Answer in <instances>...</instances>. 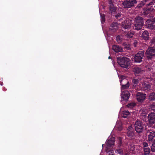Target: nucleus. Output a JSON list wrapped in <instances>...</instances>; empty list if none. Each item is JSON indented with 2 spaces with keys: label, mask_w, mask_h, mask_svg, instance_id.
Wrapping results in <instances>:
<instances>
[{
  "label": "nucleus",
  "mask_w": 155,
  "mask_h": 155,
  "mask_svg": "<svg viewBox=\"0 0 155 155\" xmlns=\"http://www.w3.org/2000/svg\"><path fill=\"white\" fill-rule=\"evenodd\" d=\"M150 1V0H142L139 2L136 7V8L139 9L142 8L146 5V7L143 9V15L145 16L147 15L151 12H153L155 10V5H147Z\"/></svg>",
  "instance_id": "nucleus-1"
},
{
  "label": "nucleus",
  "mask_w": 155,
  "mask_h": 155,
  "mask_svg": "<svg viewBox=\"0 0 155 155\" xmlns=\"http://www.w3.org/2000/svg\"><path fill=\"white\" fill-rule=\"evenodd\" d=\"M133 29L137 31L141 29L144 25L143 18L140 16L136 17L134 20Z\"/></svg>",
  "instance_id": "nucleus-2"
},
{
  "label": "nucleus",
  "mask_w": 155,
  "mask_h": 155,
  "mask_svg": "<svg viewBox=\"0 0 155 155\" xmlns=\"http://www.w3.org/2000/svg\"><path fill=\"white\" fill-rule=\"evenodd\" d=\"M117 62L120 67L126 69L129 68L130 64L129 58L121 56L117 58Z\"/></svg>",
  "instance_id": "nucleus-3"
},
{
  "label": "nucleus",
  "mask_w": 155,
  "mask_h": 155,
  "mask_svg": "<svg viewBox=\"0 0 155 155\" xmlns=\"http://www.w3.org/2000/svg\"><path fill=\"white\" fill-rule=\"evenodd\" d=\"M148 123L147 127L153 129H155V113L151 112L148 115Z\"/></svg>",
  "instance_id": "nucleus-4"
},
{
  "label": "nucleus",
  "mask_w": 155,
  "mask_h": 155,
  "mask_svg": "<svg viewBox=\"0 0 155 155\" xmlns=\"http://www.w3.org/2000/svg\"><path fill=\"white\" fill-rule=\"evenodd\" d=\"M145 55L148 60H151L155 56V45L149 47L146 51Z\"/></svg>",
  "instance_id": "nucleus-5"
},
{
  "label": "nucleus",
  "mask_w": 155,
  "mask_h": 155,
  "mask_svg": "<svg viewBox=\"0 0 155 155\" xmlns=\"http://www.w3.org/2000/svg\"><path fill=\"white\" fill-rule=\"evenodd\" d=\"M149 127H147V125L145 126V130L146 132L147 136L148 141L149 142H152L155 137V131H153V129H148Z\"/></svg>",
  "instance_id": "nucleus-6"
},
{
  "label": "nucleus",
  "mask_w": 155,
  "mask_h": 155,
  "mask_svg": "<svg viewBox=\"0 0 155 155\" xmlns=\"http://www.w3.org/2000/svg\"><path fill=\"white\" fill-rule=\"evenodd\" d=\"M135 130L138 134H141L143 131L144 125L140 120L136 121L134 124Z\"/></svg>",
  "instance_id": "nucleus-7"
},
{
  "label": "nucleus",
  "mask_w": 155,
  "mask_h": 155,
  "mask_svg": "<svg viewBox=\"0 0 155 155\" xmlns=\"http://www.w3.org/2000/svg\"><path fill=\"white\" fill-rule=\"evenodd\" d=\"M124 76L123 75L121 76L120 77V81L121 85V90L127 89L129 87V84L128 81L124 78Z\"/></svg>",
  "instance_id": "nucleus-8"
},
{
  "label": "nucleus",
  "mask_w": 155,
  "mask_h": 155,
  "mask_svg": "<svg viewBox=\"0 0 155 155\" xmlns=\"http://www.w3.org/2000/svg\"><path fill=\"white\" fill-rule=\"evenodd\" d=\"M144 55V51H140L134 56L133 58L134 61L135 63H139L141 62Z\"/></svg>",
  "instance_id": "nucleus-9"
},
{
  "label": "nucleus",
  "mask_w": 155,
  "mask_h": 155,
  "mask_svg": "<svg viewBox=\"0 0 155 155\" xmlns=\"http://www.w3.org/2000/svg\"><path fill=\"white\" fill-rule=\"evenodd\" d=\"M137 2L136 0H125L122 4L124 8H128L133 7Z\"/></svg>",
  "instance_id": "nucleus-10"
},
{
  "label": "nucleus",
  "mask_w": 155,
  "mask_h": 155,
  "mask_svg": "<svg viewBox=\"0 0 155 155\" xmlns=\"http://www.w3.org/2000/svg\"><path fill=\"white\" fill-rule=\"evenodd\" d=\"M131 21L130 20H125L121 24V26L123 28L129 29L131 27Z\"/></svg>",
  "instance_id": "nucleus-11"
},
{
  "label": "nucleus",
  "mask_w": 155,
  "mask_h": 155,
  "mask_svg": "<svg viewBox=\"0 0 155 155\" xmlns=\"http://www.w3.org/2000/svg\"><path fill=\"white\" fill-rule=\"evenodd\" d=\"M146 25L149 29H153L154 28L155 26V19L153 20H147L146 21Z\"/></svg>",
  "instance_id": "nucleus-12"
},
{
  "label": "nucleus",
  "mask_w": 155,
  "mask_h": 155,
  "mask_svg": "<svg viewBox=\"0 0 155 155\" xmlns=\"http://www.w3.org/2000/svg\"><path fill=\"white\" fill-rule=\"evenodd\" d=\"M121 98L123 101L125 102L128 101L130 94L129 92L127 91H124L122 92L121 94Z\"/></svg>",
  "instance_id": "nucleus-13"
},
{
  "label": "nucleus",
  "mask_w": 155,
  "mask_h": 155,
  "mask_svg": "<svg viewBox=\"0 0 155 155\" xmlns=\"http://www.w3.org/2000/svg\"><path fill=\"white\" fill-rule=\"evenodd\" d=\"M146 94L141 92H138L137 94V99L138 101L142 102L146 98Z\"/></svg>",
  "instance_id": "nucleus-14"
},
{
  "label": "nucleus",
  "mask_w": 155,
  "mask_h": 155,
  "mask_svg": "<svg viewBox=\"0 0 155 155\" xmlns=\"http://www.w3.org/2000/svg\"><path fill=\"white\" fill-rule=\"evenodd\" d=\"M133 71L135 75H139L141 74L143 72V70L140 67L135 66L133 68Z\"/></svg>",
  "instance_id": "nucleus-15"
},
{
  "label": "nucleus",
  "mask_w": 155,
  "mask_h": 155,
  "mask_svg": "<svg viewBox=\"0 0 155 155\" xmlns=\"http://www.w3.org/2000/svg\"><path fill=\"white\" fill-rule=\"evenodd\" d=\"M108 3L109 4L108 6L111 12H114L116 11V8L115 6L113 3L112 0H108Z\"/></svg>",
  "instance_id": "nucleus-16"
},
{
  "label": "nucleus",
  "mask_w": 155,
  "mask_h": 155,
  "mask_svg": "<svg viewBox=\"0 0 155 155\" xmlns=\"http://www.w3.org/2000/svg\"><path fill=\"white\" fill-rule=\"evenodd\" d=\"M118 28V24L117 22H113L110 25L109 29L112 31L115 32L116 31Z\"/></svg>",
  "instance_id": "nucleus-17"
},
{
  "label": "nucleus",
  "mask_w": 155,
  "mask_h": 155,
  "mask_svg": "<svg viewBox=\"0 0 155 155\" xmlns=\"http://www.w3.org/2000/svg\"><path fill=\"white\" fill-rule=\"evenodd\" d=\"M134 32L133 31H130L127 32H124V35L125 37L127 38H132L134 35Z\"/></svg>",
  "instance_id": "nucleus-18"
},
{
  "label": "nucleus",
  "mask_w": 155,
  "mask_h": 155,
  "mask_svg": "<svg viewBox=\"0 0 155 155\" xmlns=\"http://www.w3.org/2000/svg\"><path fill=\"white\" fill-rule=\"evenodd\" d=\"M142 89L143 91H148L151 89V85L148 83H143L142 85Z\"/></svg>",
  "instance_id": "nucleus-19"
},
{
  "label": "nucleus",
  "mask_w": 155,
  "mask_h": 155,
  "mask_svg": "<svg viewBox=\"0 0 155 155\" xmlns=\"http://www.w3.org/2000/svg\"><path fill=\"white\" fill-rule=\"evenodd\" d=\"M141 37L143 40L145 41L147 40L149 38L148 32L147 31H144L143 32Z\"/></svg>",
  "instance_id": "nucleus-20"
},
{
  "label": "nucleus",
  "mask_w": 155,
  "mask_h": 155,
  "mask_svg": "<svg viewBox=\"0 0 155 155\" xmlns=\"http://www.w3.org/2000/svg\"><path fill=\"white\" fill-rule=\"evenodd\" d=\"M112 49L116 52H121L123 51V49L121 46L118 45H114L112 46Z\"/></svg>",
  "instance_id": "nucleus-21"
},
{
  "label": "nucleus",
  "mask_w": 155,
  "mask_h": 155,
  "mask_svg": "<svg viewBox=\"0 0 155 155\" xmlns=\"http://www.w3.org/2000/svg\"><path fill=\"white\" fill-rule=\"evenodd\" d=\"M114 142L115 138L114 137H112L108 140L106 144L107 147H111L114 145Z\"/></svg>",
  "instance_id": "nucleus-22"
},
{
  "label": "nucleus",
  "mask_w": 155,
  "mask_h": 155,
  "mask_svg": "<svg viewBox=\"0 0 155 155\" xmlns=\"http://www.w3.org/2000/svg\"><path fill=\"white\" fill-rule=\"evenodd\" d=\"M134 132L133 131H128L127 132V135L130 138L133 139L134 137Z\"/></svg>",
  "instance_id": "nucleus-23"
},
{
  "label": "nucleus",
  "mask_w": 155,
  "mask_h": 155,
  "mask_svg": "<svg viewBox=\"0 0 155 155\" xmlns=\"http://www.w3.org/2000/svg\"><path fill=\"white\" fill-rule=\"evenodd\" d=\"M149 99L150 101H155V93L153 92L150 93L149 96Z\"/></svg>",
  "instance_id": "nucleus-24"
},
{
  "label": "nucleus",
  "mask_w": 155,
  "mask_h": 155,
  "mask_svg": "<svg viewBox=\"0 0 155 155\" xmlns=\"http://www.w3.org/2000/svg\"><path fill=\"white\" fill-rule=\"evenodd\" d=\"M144 155H149L150 152V149L149 147L143 148Z\"/></svg>",
  "instance_id": "nucleus-25"
},
{
  "label": "nucleus",
  "mask_w": 155,
  "mask_h": 155,
  "mask_svg": "<svg viewBox=\"0 0 155 155\" xmlns=\"http://www.w3.org/2000/svg\"><path fill=\"white\" fill-rule=\"evenodd\" d=\"M152 143L151 145V150L152 152H155V137L152 142Z\"/></svg>",
  "instance_id": "nucleus-26"
},
{
  "label": "nucleus",
  "mask_w": 155,
  "mask_h": 155,
  "mask_svg": "<svg viewBox=\"0 0 155 155\" xmlns=\"http://www.w3.org/2000/svg\"><path fill=\"white\" fill-rule=\"evenodd\" d=\"M130 114V112L128 111H124L123 113V117L124 118H126L127 117V116Z\"/></svg>",
  "instance_id": "nucleus-27"
},
{
  "label": "nucleus",
  "mask_w": 155,
  "mask_h": 155,
  "mask_svg": "<svg viewBox=\"0 0 155 155\" xmlns=\"http://www.w3.org/2000/svg\"><path fill=\"white\" fill-rule=\"evenodd\" d=\"M115 152L120 155L123 154V150L121 148L117 149L115 150Z\"/></svg>",
  "instance_id": "nucleus-28"
},
{
  "label": "nucleus",
  "mask_w": 155,
  "mask_h": 155,
  "mask_svg": "<svg viewBox=\"0 0 155 155\" xmlns=\"http://www.w3.org/2000/svg\"><path fill=\"white\" fill-rule=\"evenodd\" d=\"M100 15L101 22L103 24L105 21V15L104 14H102L101 13L100 14Z\"/></svg>",
  "instance_id": "nucleus-29"
},
{
  "label": "nucleus",
  "mask_w": 155,
  "mask_h": 155,
  "mask_svg": "<svg viewBox=\"0 0 155 155\" xmlns=\"http://www.w3.org/2000/svg\"><path fill=\"white\" fill-rule=\"evenodd\" d=\"M140 112L141 115L143 116H145L147 115V112L145 109H142L141 110Z\"/></svg>",
  "instance_id": "nucleus-30"
},
{
  "label": "nucleus",
  "mask_w": 155,
  "mask_h": 155,
  "mask_svg": "<svg viewBox=\"0 0 155 155\" xmlns=\"http://www.w3.org/2000/svg\"><path fill=\"white\" fill-rule=\"evenodd\" d=\"M117 41L118 43H120L122 41V38L119 35H117L116 37Z\"/></svg>",
  "instance_id": "nucleus-31"
},
{
  "label": "nucleus",
  "mask_w": 155,
  "mask_h": 155,
  "mask_svg": "<svg viewBox=\"0 0 155 155\" xmlns=\"http://www.w3.org/2000/svg\"><path fill=\"white\" fill-rule=\"evenodd\" d=\"M133 44L134 47H135L139 46V43L138 40H135L134 41Z\"/></svg>",
  "instance_id": "nucleus-32"
},
{
  "label": "nucleus",
  "mask_w": 155,
  "mask_h": 155,
  "mask_svg": "<svg viewBox=\"0 0 155 155\" xmlns=\"http://www.w3.org/2000/svg\"><path fill=\"white\" fill-rule=\"evenodd\" d=\"M150 108L152 110L155 111V103H153L150 105Z\"/></svg>",
  "instance_id": "nucleus-33"
},
{
  "label": "nucleus",
  "mask_w": 155,
  "mask_h": 155,
  "mask_svg": "<svg viewBox=\"0 0 155 155\" xmlns=\"http://www.w3.org/2000/svg\"><path fill=\"white\" fill-rule=\"evenodd\" d=\"M155 3V0H152L151 1H150L149 3L147 5V6H149L151 5H155L154 4Z\"/></svg>",
  "instance_id": "nucleus-34"
},
{
  "label": "nucleus",
  "mask_w": 155,
  "mask_h": 155,
  "mask_svg": "<svg viewBox=\"0 0 155 155\" xmlns=\"http://www.w3.org/2000/svg\"><path fill=\"white\" fill-rule=\"evenodd\" d=\"M142 144L143 148L149 147L148 144L146 142H143Z\"/></svg>",
  "instance_id": "nucleus-35"
},
{
  "label": "nucleus",
  "mask_w": 155,
  "mask_h": 155,
  "mask_svg": "<svg viewBox=\"0 0 155 155\" xmlns=\"http://www.w3.org/2000/svg\"><path fill=\"white\" fill-rule=\"evenodd\" d=\"M132 81L133 83L136 85H137L139 84V80L138 79H133Z\"/></svg>",
  "instance_id": "nucleus-36"
},
{
  "label": "nucleus",
  "mask_w": 155,
  "mask_h": 155,
  "mask_svg": "<svg viewBox=\"0 0 155 155\" xmlns=\"http://www.w3.org/2000/svg\"><path fill=\"white\" fill-rule=\"evenodd\" d=\"M122 139L121 137H119L118 138V144L119 147H120L122 144Z\"/></svg>",
  "instance_id": "nucleus-37"
},
{
  "label": "nucleus",
  "mask_w": 155,
  "mask_h": 155,
  "mask_svg": "<svg viewBox=\"0 0 155 155\" xmlns=\"http://www.w3.org/2000/svg\"><path fill=\"white\" fill-rule=\"evenodd\" d=\"M114 152L113 150H109L107 152V155H113Z\"/></svg>",
  "instance_id": "nucleus-38"
},
{
  "label": "nucleus",
  "mask_w": 155,
  "mask_h": 155,
  "mask_svg": "<svg viewBox=\"0 0 155 155\" xmlns=\"http://www.w3.org/2000/svg\"><path fill=\"white\" fill-rule=\"evenodd\" d=\"M151 43L152 44H155V37L152 38L151 40Z\"/></svg>",
  "instance_id": "nucleus-39"
},
{
  "label": "nucleus",
  "mask_w": 155,
  "mask_h": 155,
  "mask_svg": "<svg viewBox=\"0 0 155 155\" xmlns=\"http://www.w3.org/2000/svg\"><path fill=\"white\" fill-rule=\"evenodd\" d=\"M127 131H133L132 127L131 126L127 128Z\"/></svg>",
  "instance_id": "nucleus-40"
},
{
  "label": "nucleus",
  "mask_w": 155,
  "mask_h": 155,
  "mask_svg": "<svg viewBox=\"0 0 155 155\" xmlns=\"http://www.w3.org/2000/svg\"><path fill=\"white\" fill-rule=\"evenodd\" d=\"M120 16V14H118L116 15L115 16V17L117 18L118 17Z\"/></svg>",
  "instance_id": "nucleus-41"
},
{
  "label": "nucleus",
  "mask_w": 155,
  "mask_h": 155,
  "mask_svg": "<svg viewBox=\"0 0 155 155\" xmlns=\"http://www.w3.org/2000/svg\"><path fill=\"white\" fill-rule=\"evenodd\" d=\"M126 48L128 50H130L131 48L129 46H128Z\"/></svg>",
  "instance_id": "nucleus-42"
},
{
  "label": "nucleus",
  "mask_w": 155,
  "mask_h": 155,
  "mask_svg": "<svg viewBox=\"0 0 155 155\" xmlns=\"http://www.w3.org/2000/svg\"><path fill=\"white\" fill-rule=\"evenodd\" d=\"M131 149H132V151H133L134 150L135 147L134 146H133L131 147Z\"/></svg>",
  "instance_id": "nucleus-43"
},
{
  "label": "nucleus",
  "mask_w": 155,
  "mask_h": 155,
  "mask_svg": "<svg viewBox=\"0 0 155 155\" xmlns=\"http://www.w3.org/2000/svg\"><path fill=\"white\" fill-rule=\"evenodd\" d=\"M108 59H111V57L110 56H109L108 57Z\"/></svg>",
  "instance_id": "nucleus-44"
},
{
  "label": "nucleus",
  "mask_w": 155,
  "mask_h": 155,
  "mask_svg": "<svg viewBox=\"0 0 155 155\" xmlns=\"http://www.w3.org/2000/svg\"><path fill=\"white\" fill-rule=\"evenodd\" d=\"M6 89H5V88H4V91H6Z\"/></svg>",
  "instance_id": "nucleus-45"
},
{
  "label": "nucleus",
  "mask_w": 155,
  "mask_h": 155,
  "mask_svg": "<svg viewBox=\"0 0 155 155\" xmlns=\"http://www.w3.org/2000/svg\"><path fill=\"white\" fill-rule=\"evenodd\" d=\"M150 70H151V69H150V68H149V71H150Z\"/></svg>",
  "instance_id": "nucleus-46"
},
{
  "label": "nucleus",
  "mask_w": 155,
  "mask_h": 155,
  "mask_svg": "<svg viewBox=\"0 0 155 155\" xmlns=\"http://www.w3.org/2000/svg\"><path fill=\"white\" fill-rule=\"evenodd\" d=\"M1 85H3V84H1Z\"/></svg>",
  "instance_id": "nucleus-47"
}]
</instances>
